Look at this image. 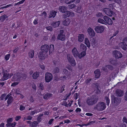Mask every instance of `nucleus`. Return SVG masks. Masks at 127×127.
Wrapping results in <instances>:
<instances>
[{"mask_svg": "<svg viewBox=\"0 0 127 127\" xmlns=\"http://www.w3.org/2000/svg\"><path fill=\"white\" fill-rule=\"evenodd\" d=\"M98 100L97 96L95 95L88 97L86 100V102L89 105H92L96 103Z\"/></svg>", "mask_w": 127, "mask_h": 127, "instance_id": "1", "label": "nucleus"}, {"mask_svg": "<svg viewBox=\"0 0 127 127\" xmlns=\"http://www.w3.org/2000/svg\"><path fill=\"white\" fill-rule=\"evenodd\" d=\"M41 51H43L44 52L47 53L49 50L50 53L53 52L54 50V45L51 44L50 45V48L48 45L47 44H45L41 46Z\"/></svg>", "mask_w": 127, "mask_h": 127, "instance_id": "2", "label": "nucleus"}, {"mask_svg": "<svg viewBox=\"0 0 127 127\" xmlns=\"http://www.w3.org/2000/svg\"><path fill=\"white\" fill-rule=\"evenodd\" d=\"M106 106L104 102H100L96 104L94 107V109L99 111H102L104 110Z\"/></svg>", "mask_w": 127, "mask_h": 127, "instance_id": "3", "label": "nucleus"}, {"mask_svg": "<svg viewBox=\"0 0 127 127\" xmlns=\"http://www.w3.org/2000/svg\"><path fill=\"white\" fill-rule=\"evenodd\" d=\"M67 58L68 61L72 66H75L76 65L75 61L71 55L69 54H67Z\"/></svg>", "mask_w": 127, "mask_h": 127, "instance_id": "4", "label": "nucleus"}, {"mask_svg": "<svg viewBox=\"0 0 127 127\" xmlns=\"http://www.w3.org/2000/svg\"><path fill=\"white\" fill-rule=\"evenodd\" d=\"M111 98L112 104L114 106L118 105L121 101L120 98L116 97L113 95L112 96Z\"/></svg>", "mask_w": 127, "mask_h": 127, "instance_id": "5", "label": "nucleus"}, {"mask_svg": "<svg viewBox=\"0 0 127 127\" xmlns=\"http://www.w3.org/2000/svg\"><path fill=\"white\" fill-rule=\"evenodd\" d=\"M123 41L122 42L120 43V45L123 49L126 50L127 47V37L125 38Z\"/></svg>", "mask_w": 127, "mask_h": 127, "instance_id": "6", "label": "nucleus"}, {"mask_svg": "<svg viewBox=\"0 0 127 127\" xmlns=\"http://www.w3.org/2000/svg\"><path fill=\"white\" fill-rule=\"evenodd\" d=\"M63 30H61L60 32V34H59L58 35L57 38V39L62 41L64 40L65 36V35L63 34Z\"/></svg>", "mask_w": 127, "mask_h": 127, "instance_id": "7", "label": "nucleus"}, {"mask_svg": "<svg viewBox=\"0 0 127 127\" xmlns=\"http://www.w3.org/2000/svg\"><path fill=\"white\" fill-rule=\"evenodd\" d=\"M52 75L48 72L46 73L45 74V80L46 82H50L52 79Z\"/></svg>", "mask_w": 127, "mask_h": 127, "instance_id": "8", "label": "nucleus"}, {"mask_svg": "<svg viewBox=\"0 0 127 127\" xmlns=\"http://www.w3.org/2000/svg\"><path fill=\"white\" fill-rule=\"evenodd\" d=\"M103 18L105 21V25H106V23L110 25L112 24L113 22L112 20L108 17L105 16H104Z\"/></svg>", "mask_w": 127, "mask_h": 127, "instance_id": "9", "label": "nucleus"}, {"mask_svg": "<svg viewBox=\"0 0 127 127\" xmlns=\"http://www.w3.org/2000/svg\"><path fill=\"white\" fill-rule=\"evenodd\" d=\"M113 54L116 59H119L121 58L122 57V54L119 51L117 50H115L113 51Z\"/></svg>", "mask_w": 127, "mask_h": 127, "instance_id": "10", "label": "nucleus"}, {"mask_svg": "<svg viewBox=\"0 0 127 127\" xmlns=\"http://www.w3.org/2000/svg\"><path fill=\"white\" fill-rule=\"evenodd\" d=\"M95 30L98 33L102 32L104 29V28L103 26H96L95 28Z\"/></svg>", "mask_w": 127, "mask_h": 127, "instance_id": "11", "label": "nucleus"}, {"mask_svg": "<svg viewBox=\"0 0 127 127\" xmlns=\"http://www.w3.org/2000/svg\"><path fill=\"white\" fill-rule=\"evenodd\" d=\"M105 13L107 15L109 16H112L113 12L109 8H105L103 9Z\"/></svg>", "mask_w": 127, "mask_h": 127, "instance_id": "12", "label": "nucleus"}, {"mask_svg": "<svg viewBox=\"0 0 127 127\" xmlns=\"http://www.w3.org/2000/svg\"><path fill=\"white\" fill-rule=\"evenodd\" d=\"M87 31L90 36L92 37H93L95 35V32L91 28H89Z\"/></svg>", "mask_w": 127, "mask_h": 127, "instance_id": "13", "label": "nucleus"}, {"mask_svg": "<svg viewBox=\"0 0 127 127\" xmlns=\"http://www.w3.org/2000/svg\"><path fill=\"white\" fill-rule=\"evenodd\" d=\"M47 53L44 52L43 51H41L39 52L38 57L40 59H44Z\"/></svg>", "mask_w": 127, "mask_h": 127, "instance_id": "14", "label": "nucleus"}, {"mask_svg": "<svg viewBox=\"0 0 127 127\" xmlns=\"http://www.w3.org/2000/svg\"><path fill=\"white\" fill-rule=\"evenodd\" d=\"M19 74H16L14 75L13 77L12 78L13 81H16L21 80V78L19 77Z\"/></svg>", "mask_w": 127, "mask_h": 127, "instance_id": "15", "label": "nucleus"}, {"mask_svg": "<svg viewBox=\"0 0 127 127\" xmlns=\"http://www.w3.org/2000/svg\"><path fill=\"white\" fill-rule=\"evenodd\" d=\"M116 93L117 96L121 97L123 95L124 93L123 91L120 89H117L116 91Z\"/></svg>", "mask_w": 127, "mask_h": 127, "instance_id": "16", "label": "nucleus"}, {"mask_svg": "<svg viewBox=\"0 0 127 127\" xmlns=\"http://www.w3.org/2000/svg\"><path fill=\"white\" fill-rule=\"evenodd\" d=\"M72 52L73 55L75 58L78 56V53L77 49L75 47L73 48L72 50Z\"/></svg>", "mask_w": 127, "mask_h": 127, "instance_id": "17", "label": "nucleus"}, {"mask_svg": "<svg viewBox=\"0 0 127 127\" xmlns=\"http://www.w3.org/2000/svg\"><path fill=\"white\" fill-rule=\"evenodd\" d=\"M9 77V74L6 71L5 72H4V74L2 79L4 80L7 79Z\"/></svg>", "mask_w": 127, "mask_h": 127, "instance_id": "18", "label": "nucleus"}, {"mask_svg": "<svg viewBox=\"0 0 127 127\" xmlns=\"http://www.w3.org/2000/svg\"><path fill=\"white\" fill-rule=\"evenodd\" d=\"M94 73L95 74V77L96 78H98L100 75V72L99 69H97L95 71Z\"/></svg>", "mask_w": 127, "mask_h": 127, "instance_id": "19", "label": "nucleus"}, {"mask_svg": "<svg viewBox=\"0 0 127 127\" xmlns=\"http://www.w3.org/2000/svg\"><path fill=\"white\" fill-rule=\"evenodd\" d=\"M52 94L48 93L44 95L43 98L44 99L47 100L49 98L52 97Z\"/></svg>", "mask_w": 127, "mask_h": 127, "instance_id": "20", "label": "nucleus"}, {"mask_svg": "<svg viewBox=\"0 0 127 127\" xmlns=\"http://www.w3.org/2000/svg\"><path fill=\"white\" fill-rule=\"evenodd\" d=\"M57 12L54 10H52L50 12V15L49 16V18L53 17L54 18Z\"/></svg>", "mask_w": 127, "mask_h": 127, "instance_id": "21", "label": "nucleus"}, {"mask_svg": "<svg viewBox=\"0 0 127 127\" xmlns=\"http://www.w3.org/2000/svg\"><path fill=\"white\" fill-rule=\"evenodd\" d=\"M60 24V22L58 21L55 22H53L51 24V25L54 28L58 27Z\"/></svg>", "mask_w": 127, "mask_h": 127, "instance_id": "22", "label": "nucleus"}, {"mask_svg": "<svg viewBox=\"0 0 127 127\" xmlns=\"http://www.w3.org/2000/svg\"><path fill=\"white\" fill-rule=\"evenodd\" d=\"M78 41L80 42L83 41L84 38V35L83 34H79L78 36Z\"/></svg>", "mask_w": 127, "mask_h": 127, "instance_id": "23", "label": "nucleus"}, {"mask_svg": "<svg viewBox=\"0 0 127 127\" xmlns=\"http://www.w3.org/2000/svg\"><path fill=\"white\" fill-rule=\"evenodd\" d=\"M70 22V20L68 18H67L63 22V24L64 25L67 26L69 24Z\"/></svg>", "mask_w": 127, "mask_h": 127, "instance_id": "24", "label": "nucleus"}, {"mask_svg": "<svg viewBox=\"0 0 127 127\" xmlns=\"http://www.w3.org/2000/svg\"><path fill=\"white\" fill-rule=\"evenodd\" d=\"M59 10L62 13L65 12L66 11V7L65 6H61L59 8Z\"/></svg>", "mask_w": 127, "mask_h": 127, "instance_id": "25", "label": "nucleus"}, {"mask_svg": "<svg viewBox=\"0 0 127 127\" xmlns=\"http://www.w3.org/2000/svg\"><path fill=\"white\" fill-rule=\"evenodd\" d=\"M39 72H34L32 75V77L33 79H36L39 76Z\"/></svg>", "mask_w": 127, "mask_h": 127, "instance_id": "26", "label": "nucleus"}, {"mask_svg": "<svg viewBox=\"0 0 127 127\" xmlns=\"http://www.w3.org/2000/svg\"><path fill=\"white\" fill-rule=\"evenodd\" d=\"M86 54V53L85 51H83L80 54H78V57L81 59V58L85 56Z\"/></svg>", "mask_w": 127, "mask_h": 127, "instance_id": "27", "label": "nucleus"}, {"mask_svg": "<svg viewBox=\"0 0 127 127\" xmlns=\"http://www.w3.org/2000/svg\"><path fill=\"white\" fill-rule=\"evenodd\" d=\"M64 14L63 15V18H65L68 17L69 16L70 11H66Z\"/></svg>", "mask_w": 127, "mask_h": 127, "instance_id": "28", "label": "nucleus"}, {"mask_svg": "<svg viewBox=\"0 0 127 127\" xmlns=\"http://www.w3.org/2000/svg\"><path fill=\"white\" fill-rule=\"evenodd\" d=\"M34 51L33 50H31L28 54L29 57L32 58H33L34 55Z\"/></svg>", "mask_w": 127, "mask_h": 127, "instance_id": "29", "label": "nucleus"}, {"mask_svg": "<svg viewBox=\"0 0 127 127\" xmlns=\"http://www.w3.org/2000/svg\"><path fill=\"white\" fill-rule=\"evenodd\" d=\"M85 43L88 47H90V44L88 38H85Z\"/></svg>", "mask_w": 127, "mask_h": 127, "instance_id": "30", "label": "nucleus"}, {"mask_svg": "<svg viewBox=\"0 0 127 127\" xmlns=\"http://www.w3.org/2000/svg\"><path fill=\"white\" fill-rule=\"evenodd\" d=\"M80 48L83 51H85L87 49V47L86 45L83 44H81L80 46Z\"/></svg>", "mask_w": 127, "mask_h": 127, "instance_id": "31", "label": "nucleus"}, {"mask_svg": "<svg viewBox=\"0 0 127 127\" xmlns=\"http://www.w3.org/2000/svg\"><path fill=\"white\" fill-rule=\"evenodd\" d=\"M38 123L36 121H34L30 125V127H36L37 126Z\"/></svg>", "mask_w": 127, "mask_h": 127, "instance_id": "32", "label": "nucleus"}, {"mask_svg": "<svg viewBox=\"0 0 127 127\" xmlns=\"http://www.w3.org/2000/svg\"><path fill=\"white\" fill-rule=\"evenodd\" d=\"M7 17V16L5 14L2 15L0 17V21L3 22L5 20Z\"/></svg>", "mask_w": 127, "mask_h": 127, "instance_id": "33", "label": "nucleus"}, {"mask_svg": "<svg viewBox=\"0 0 127 127\" xmlns=\"http://www.w3.org/2000/svg\"><path fill=\"white\" fill-rule=\"evenodd\" d=\"M15 124V122L12 123H9L6 124V125L7 127H14Z\"/></svg>", "mask_w": 127, "mask_h": 127, "instance_id": "34", "label": "nucleus"}, {"mask_svg": "<svg viewBox=\"0 0 127 127\" xmlns=\"http://www.w3.org/2000/svg\"><path fill=\"white\" fill-rule=\"evenodd\" d=\"M98 22L102 24H105V20L101 18H99L98 19Z\"/></svg>", "mask_w": 127, "mask_h": 127, "instance_id": "35", "label": "nucleus"}, {"mask_svg": "<svg viewBox=\"0 0 127 127\" xmlns=\"http://www.w3.org/2000/svg\"><path fill=\"white\" fill-rule=\"evenodd\" d=\"M13 100V98L11 96H10L8 98V100L7 101V103L8 104H10L12 102Z\"/></svg>", "mask_w": 127, "mask_h": 127, "instance_id": "36", "label": "nucleus"}, {"mask_svg": "<svg viewBox=\"0 0 127 127\" xmlns=\"http://www.w3.org/2000/svg\"><path fill=\"white\" fill-rule=\"evenodd\" d=\"M19 76L21 80L23 79H26V75L24 74H19Z\"/></svg>", "mask_w": 127, "mask_h": 127, "instance_id": "37", "label": "nucleus"}, {"mask_svg": "<svg viewBox=\"0 0 127 127\" xmlns=\"http://www.w3.org/2000/svg\"><path fill=\"white\" fill-rule=\"evenodd\" d=\"M59 72V68L57 67H56L54 68L52 71L53 73L55 74V73H57Z\"/></svg>", "mask_w": 127, "mask_h": 127, "instance_id": "38", "label": "nucleus"}, {"mask_svg": "<svg viewBox=\"0 0 127 127\" xmlns=\"http://www.w3.org/2000/svg\"><path fill=\"white\" fill-rule=\"evenodd\" d=\"M105 99L106 100L107 105H109L110 103V100L109 97L107 96H106L105 97Z\"/></svg>", "mask_w": 127, "mask_h": 127, "instance_id": "39", "label": "nucleus"}, {"mask_svg": "<svg viewBox=\"0 0 127 127\" xmlns=\"http://www.w3.org/2000/svg\"><path fill=\"white\" fill-rule=\"evenodd\" d=\"M111 60L110 63L112 64H116L118 63L116 61V60L111 59Z\"/></svg>", "mask_w": 127, "mask_h": 127, "instance_id": "40", "label": "nucleus"}, {"mask_svg": "<svg viewBox=\"0 0 127 127\" xmlns=\"http://www.w3.org/2000/svg\"><path fill=\"white\" fill-rule=\"evenodd\" d=\"M76 7V5L74 4H71L68 6V8L71 9H72Z\"/></svg>", "mask_w": 127, "mask_h": 127, "instance_id": "41", "label": "nucleus"}, {"mask_svg": "<svg viewBox=\"0 0 127 127\" xmlns=\"http://www.w3.org/2000/svg\"><path fill=\"white\" fill-rule=\"evenodd\" d=\"M91 43L94 45H95L97 43V41L95 38H93L91 39Z\"/></svg>", "mask_w": 127, "mask_h": 127, "instance_id": "42", "label": "nucleus"}, {"mask_svg": "<svg viewBox=\"0 0 127 127\" xmlns=\"http://www.w3.org/2000/svg\"><path fill=\"white\" fill-rule=\"evenodd\" d=\"M75 0H65V3L67 4H69L71 3L72 2H73Z\"/></svg>", "mask_w": 127, "mask_h": 127, "instance_id": "43", "label": "nucleus"}, {"mask_svg": "<svg viewBox=\"0 0 127 127\" xmlns=\"http://www.w3.org/2000/svg\"><path fill=\"white\" fill-rule=\"evenodd\" d=\"M93 85H94V86L95 87V88L97 89V91L99 92V90L98 87L99 86L98 84L97 83H94Z\"/></svg>", "mask_w": 127, "mask_h": 127, "instance_id": "44", "label": "nucleus"}, {"mask_svg": "<svg viewBox=\"0 0 127 127\" xmlns=\"http://www.w3.org/2000/svg\"><path fill=\"white\" fill-rule=\"evenodd\" d=\"M43 115V114H40L39 116H38L37 118V121L39 122H40L41 121V117Z\"/></svg>", "mask_w": 127, "mask_h": 127, "instance_id": "45", "label": "nucleus"}, {"mask_svg": "<svg viewBox=\"0 0 127 127\" xmlns=\"http://www.w3.org/2000/svg\"><path fill=\"white\" fill-rule=\"evenodd\" d=\"M96 16L97 17L100 18H102L103 16V15L102 14V13L100 12L97 13L96 14Z\"/></svg>", "mask_w": 127, "mask_h": 127, "instance_id": "46", "label": "nucleus"}, {"mask_svg": "<svg viewBox=\"0 0 127 127\" xmlns=\"http://www.w3.org/2000/svg\"><path fill=\"white\" fill-rule=\"evenodd\" d=\"M107 65L108 69L111 70H112L113 69L114 67L112 65Z\"/></svg>", "mask_w": 127, "mask_h": 127, "instance_id": "47", "label": "nucleus"}, {"mask_svg": "<svg viewBox=\"0 0 127 127\" xmlns=\"http://www.w3.org/2000/svg\"><path fill=\"white\" fill-rule=\"evenodd\" d=\"M102 69L105 72H107L108 71V67H107V65H106V66L103 67H102Z\"/></svg>", "mask_w": 127, "mask_h": 127, "instance_id": "48", "label": "nucleus"}, {"mask_svg": "<svg viewBox=\"0 0 127 127\" xmlns=\"http://www.w3.org/2000/svg\"><path fill=\"white\" fill-rule=\"evenodd\" d=\"M46 29L48 30H49L50 31H52L53 29L52 28L51 26H49L46 27Z\"/></svg>", "mask_w": 127, "mask_h": 127, "instance_id": "49", "label": "nucleus"}, {"mask_svg": "<svg viewBox=\"0 0 127 127\" xmlns=\"http://www.w3.org/2000/svg\"><path fill=\"white\" fill-rule=\"evenodd\" d=\"M93 79L92 78H88L85 81L86 83L87 84H88L90 83L91 80Z\"/></svg>", "mask_w": 127, "mask_h": 127, "instance_id": "50", "label": "nucleus"}, {"mask_svg": "<svg viewBox=\"0 0 127 127\" xmlns=\"http://www.w3.org/2000/svg\"><path fill=\"white\" fill-rule=\"evenodd\" d=\"M10 56V54H9L6 55L4 57L6 61L8 60L9 59Z\"/></svg>", "mask_w": 127, "mask_h": 127, "instance_id": "51", "label": "nucleus"}, {"mask_svg": "<svg viewBox=\"0 0 127 127\" xmlns=\"http://www.w3.org/2000/svg\"><path fill=\"white\" fill-rule=\"evenodd\" d=\"M63 72L65 75H67L69 73L68 71L66 69H64L63 70Z\"/></svg>", "mask_w": 127, "mask_h": 127, "instance_id": "52", "label": "nucleus"}, {"mask_svg": "<svg viewBox=\"0 0 127 127\" xmlns=\"http://www.w3.org/2000/svg\"><path fill=\"white\" fill-rule=\"evenodd\" d=\"M12 4H10L8 5H7L6 6L3 7H1L0 8V9H3V8H6L7 7H9L10 6H12Z\"/></svg>", "mask_w": 127, "mask_h": 127, "instance_id": "53", "label": "nucleus"}, {"mask_svg": "<svg viewBox=\"0 0 127 127\" xmlns=\"http://www.w3.org/2000/svg\"><path fill=\"white\" fill-rule=\"evenodd\" d=\"M39 87L40 89L42 90H43L44 89V87L43 85L41 84H40L39 86Z\"/></svg>", "mask_w": 127, "mask_h": 127, "instance_id": "54", "label": "nucleus"}, {"mask_svg": "<svg viewBox=\"0 0 127 127\" xmlns=\"http://www.w3.org/2000/svg\"><path fill=\"white\" fill-rule=\"evenodd\" d=\"M124 99L125 100L127 101V90L125 94L124 95Z\"/></svg>", "mask_w": 127, "mask_h": 127, "instance_id": "55", "label": "nucleus"}, {"mask_svg": "<svg viewBox=\"0 0 127 127\" xmlns=\"http://www.w3.org/2000/svg\"><path fill=\"white\" fill-rule=\"evenodd\" d=\"M115 2L120 4L121 3V0H113Z\"/></svg>", "mask_w": 127, "mask_h": 127, "instance_id": "56", "label": "nucleus"}, {"mask_svg": "<svg viewBox=\"0 0 127 127\" xmlns=\"http://www.w3.org/2000/svg\"><path fill=\"white\" fill-rule=\"evenodd\" d=\"M18 83L17 82H14L11 85V86L14 87V86H15L16 85H18Z\"/></svg>", "mask_w": 127, "mask_h": 127, "instance_id": "57", "label": "nucleus"}, {"mask_svg": "<svg viewBox=\"0 0 127 127\" xmlns=\"http://www.w3.org/2000/svg\"><path fill=\"white\" fill-rule=\"evenodd\" d=\"M81 7H78L77 9V12L79 13H81L82 11L81 10Z\"/></svg>", "mask_w": 127, "mask_h": 127, "instance_id": "58", "label": "nucleus"}, {"mask_svg": "<svg viewBox=\"0 0 127 127\" xmlns=\"http://www.w3.org/2000/svg\"><path fill=\"white\" fill-rule=\"evenodd\" d=\"M12 121V118H10L8 119L7 121V123H8L11 122Z\"/></svg>", "mask_w": 127, "mask_h": 127, "instance_id": "59", "label": "nucleus"}, {"mask_svg": "<svg viewBox=\"0 0 127 127\" xmlns=\"http://www.w3.org/2000/svg\"><path fill=\"white\" fill-rule=\"evenodd\" d=\"M6 95V94H3L0 97V99L1 100H3V98Z\"/></svg>", "mask_w": 127, "mask_h": 127, "instance_id": "60", "label": "nucleus"}, {"mask_svg": "<svg viewBox=\"0 0 127 127\" xmlns=\"http://www.w3.org/2000/svg\"><path fill=\"white\" fill-rule=\"evenodd\" d=\"M25 107L24 106H23L22 105H20V109L21 111L23 110L24 109Z\"/></svg>", "mask_w": 127, "mask_h": 127, "instance_id": "61", "label": "nucleus"}, {"mask_svg": "<svg viewBox=\"0 0 127 127\" xmlns=\"http://www.w3.org/2000/svg\"><path fill=\"white\" fill-rule=\"evenodd\" d=\"M123 121L125 122L126 123H127V119L125 117H124L123 119Z\"/></svg>", "mask_w": 127, "mask_h": 127, "instance_id": "62", "label": "nucleus"}, {"mask_svg": "<svg viewBox=\"0 0 127 127\" xmlns=\"http://www.w3.org/2000/svg\"><path fill=\"white\" fill-rule=\"evenodd\" d=\"M37 111L36 110H34V111H32L31 114L32 115L35 114V113H37Z\"/></svg>", "mask_w": 127, "mask_h": 127, "instance_id": "63", "label": "nucleus"}, {"mask_svg": "<svg viewBox=\"0 0 127 127\" xmlns=\"http://www.w3.org/2000/svg\"><path fill=\"white\" fill-rule=\"evenodd\" d=\"M54 119H52L50 120L48 122V124L49 125L52 124V122L54 121Z\"/></svg>", "mask_w": 127, "mask_h": 127, "instance_id": "64", "label": "nucleus"}]
</instances>
